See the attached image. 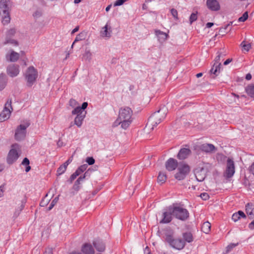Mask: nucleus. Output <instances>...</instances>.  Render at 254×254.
<instances>
[{
    "instance_id": "3c124183",
    "label": "nucleus",
    "mask_w": 254,
    "mask_h": 254,
    "mask_svg": "<svg viewBox=\"0 0 254 254\" xmlns=\"http://www.w3.org/2000/svg\"><path fill=\"white\" fill-rule=\"evenodd\" d=\"M234 22L233 21H231V22H230L229 23L227 24L224 28H220L219 29V32L223 33V30H226L228 28V27L229 26H230V25H232L233 24Z\"/></svg>"
},
{
    "instance_id": "412c9836",
    "label": "nucleus",
    "mask_w": 254,
    "mask_h": 254,
    "mask_svg": "<svg viewBox=\"0 0 254 254\" xmlns=\"http://www.w3.org/2000/svg\"><path fill=\"white\" fill-rule=\"evenodd\" d=\"M93 245L96 250L99 252H103L105 250V245L104 243L99 240L94 241Z\"/></svg>"
},
{
    "instance_id": "680f3d73",
    "label": "nucleus",
    "mask_w": 254,
    "mask_h": 254,
    "mask_svg": "<svg viewBox=\"0 0 254 254\" xmlns=\"http://www.w3.org/2000/svg\"><path fill=\"white\" fill-rule=\"evenodd\" d=\"M88 106V103L87 102H83L82 104V106L81 107H80L81 109L82 110V111H84L87 107Z\"/></svg>"
},
{
    "instance_id": "ea45409f",
    "label": "nucleus",
    "mask_w": 254,
    "mask_h": 254,
    "mask_svg": "<svg viewBox=\"0 0 254 254\" xmlns=\"http://www.w3.org/2000/svg\"><path fill=\"white\" fill-rule=\"evenodd\" d=\"M92 55V53L89 51H86L83 57L85 60L89 61L91 59Z\"/></svg>"
},
{
    "instance_id": "0eeeda50",
    "label": "nucleus",
    "mask_w": 254,
    "mask_h": 254,
    "mask_svg": "<svg viewBox=\"0 0 254 254\" xmlns=\"http://www.w3.org/2000/svg\"><path fill=\"white\" fill-rule=\"evenodd\" d=\"M29 126L30 123L26 121L17 127L14 134V137L16 140L21 141L24 139L26 135V129Z\"/></svg>"
},
{
    "instance_id": "a878e982",
    "label": "nucleus",
    "mask_w": 254,
    "mask_h": 254,
    "mask_svg": "<svg viewBox=\"0 0 254 254\" xmlns=\"http://www.w3.org/2000/svg\"><path fill=\"white\" fill-rule=\"evenodd\" d=\"M87 32L85 31H82L79 33L76 37L74 42L71 45V48H73L74 44L79 41L85 40L87 36Z\"/></svg>"
},
{
    "instance_id": "e433bc0d",
    "label": "nucleus",
    "mask_w": 254,
    "mask_h": 254,
    "mask_svg": "<svg viewBox=\"0 0 254 254\" xmlns=\"http://www.w3.org/2000/svg\"><path fill=\"white\" fill-rule=\"evenodd\" d=\"M67 167L64 164L60 166L57 170V174L58 175L63 174L66 170Z\"/></svg>"
},
{
    "instance_id": "7ed1b4c3",
    "label": "nucleus",
    "mask_w": 254,
    "mask_h": 254,
    "mask_svg": "<svg viewBox=\"0 0 254 254\" xmlns=\"http://www.w3.org/2000/svg\"><path fill=\"white\" fill-rule=\"evenodd\" d=\"M168 210L172 212L173 216L175 218L182 221H186L189 217V211L177 204L174 203L169 206Z\"/></svg>"
},
{
    "instance_id": "052dcab7",
    "label": "nucleus",
    "mask_w": 254,
    "mask_h": 254,
    "mask_svg": "<svg viewBox=\"0 0 254 254\" xmlns=\"http://www.w3.org/2000/svg\"><path fill=\"white\" fill-rule=\"evenodd\" d=\"M90 171V169H89L87 171H86L84 175L83 176H80V177H84V180L85 179V178H86V177L87 176H90V174H89V171Z\"/></svg>"
},
{
    "instance_id": "c756f323",
    "label": "nucleus",
    "mask_w": 254,
    "mask_h": 254,
    "mask_svg": "<svg viewBox=\"0 0 254 254\" xmlns=\"http://www.w3.org/2000/svg\"><path fill=\"white\" fill-rule=\"evenodd\" d=\"M83 180L84 177H79L75 182L74 184L72 187V189L76 191L79 190L80 188V185L81 184V183L83 181Z\"/></svg>"
},
{
    "instance_id": "13d9d810",
    "label": "nucleus",
    "mask_w": 254,
    "mask_h": 254,
    "mask_svg": "<svg viewBox=\"0 0 254 254\" xmlns=\"http://www.w3.org/2000/svg\"><path fill=\"white\" fill-rule=\"evenodd\" d=\"M44 254H53V249L51 248H48L45 250Z\"/></svg>"
},
{
    "instance_id": "37998d69",
    "label": "nucleus",
    "mask_w": 254,
    "mask_h": 254,
    "mask_svg": "<svg viewBox=\"0 0 254 254\" xmlns=\"http://www.w3.org/2000/svg\"><path fill=\"white\" fill-rule=\"evenodd\" d=\"M25 202L24 201H22V203H21V205H20V206L18 207V209H19L18 211H15V212L14 213V216H15L16 217H17V216L19 215V214L20 212V211H21L23 210V208H24V204H25Z\"/></svg>"
},
{
    "instance_id": "393cba45",
    "label": "nucleus",
    "mask_w": 254,
    "mask_h": 254,
    "mask_svg": "<svg viewBox=\"0 0 254 254\" xmlns=\"http://www.w3.org/2000/svg\"><path fill=\"white\" fill-rule=\"evenodd\" d=\"M85 114L86 113H84L83 115L79 114L76 116L74 119V125H76L78 127H80L85 117Z\"/></svg>"
},
{
    "instance_id": "b1692460",
    "label": "nucleus",
    "mask_w": 254,
    "mask_h": 254,
    "mask_svg": "<svg viewBox=\"0 0 254 254\" xmlns=\"http://www.w3.org/2000/svg\"><path fill=\"white\" fill-rule=\"evenodd\" d=\"M155 32L156 35L158 37V40L160 42H163L168 37V35L166 33L162 32L159 30H155Z\"/></svg>"
},
{
    "instance_id": "0e129e2a",
    "label": "nucleus",
    "mask_w": 254,
    "mask_h": 254,
    "mask_svg": "<svg viewBox=\"0 0 254 254\" xmlns=\"http://www.w3.org/2000/svg\"><path fill=\"white\" fill-rule=\"evenodd\" d=\"M76 104V102L74 99H70L69 101V105L72 106H74Z\"/></svg>"
},
{
    "instance_id": "5fc2aeb1",
    "label": "nucleus",
    "mask_w": 254,
    "mask_h": 254,
    "mask_svg": "<svg viewBox=\"0 0 254 254\" xmlns=\"http://www.w3.org/2000/svg\"><path fill=\"white\" fill-rule=\"evenodd\" d=\"M87 167H88V165L86 164H85L82 165H81L78 168L80 170L79 171H81V172L83 173L84 171H85L86 170V169L87 168Z\"/></svg>"
},
{
    "instance_id": "6e6d98bb",
    "label": "nucleus",
    "mask_w": 254,
    "mask_h": 254,
    "mask_svg": "<svg viewBox=\"0 0 254 254\" xmlns=\"http://www.w3.org/2000/svg\"><path fill=\"white\" fill-rule=\"evenodd\" d=\"M30 162L29 159L27 158H24L21 164L23 165H29Z\"/></svg>"
},
{
    "instance_id": "79ce46f5",
    "label": "nucleus",
    "mask_w": 254,
    "mask_h": 254,
    "mask_svg": "<svg viewBox=\"0 0 254 254\" xmlns=\"http://www.w3.org/2000/svg\"><path fill=\"white\" fill-rule=\"evenodd\" d=\"M248 18V12H245L242 16L239 17L238 19V21L239 22H244Z\"/></svg>"
},
{
    "instance_id": "7c9ffc66",
    "label": "nucleus",
    "mask_w": 254,
    "mask_h": 254,
    "mask_svg": "<svg viewBox=\"0 0 254 254\" xmlns=\"http://www.w3.org/2000/svg\"><path fill=\"white\" fill-rule=\"evenodd\" d=\"M183 238L185 240V242L188 243H190L193 241V238L192 234L190 232H186L183 234Z\"/></svg>"
},
{
    "instance_id": "dca6fc26",
    "label": "nucleus",
    "mask_w": 254,
    "mask_h": 254,
    "mask_svg": "<svg viewBox=\"0 0 254 254\" xmlns=\"http://www.w3.org/2000/svg\"><path fill=\"white\" fill-rule=\"evenodd\" d=\"M165 211L162 213V219L160 221V223L167 224L170 223L172 220V212L170 210Z\"/></svg>"
},
{
    "instance_id": "69168bd1",
    "label": "nucleus",
    "mask_w": 254,
    "mask_h": 254,
    "mask_svg": "<svg viewBox=\"0 0 254 254\" xmlns=\"http://www.w3.org/2000/svg\"><path fill=\"white\" fill-rule=\"evenodd\" d=\"M118 122H119L118 123L117 122V119L116 121L114 123V124L113 125V126L115 127L118 126L119 125H122V123H121L122 121L120 120Z\"/></svg>"
},
{
    "instance_id": "bf43d9fd",
    "label": "nucleus",
    "mask_w": 254,
    "mask_h": 254,
    "mask_svg": "<svg viewBox=\"0 0 254 254\" xmlns=\"http://www.w3.org/2000/svg\"><path fill=\"white\" fill-rule=\"evenodd\" d=\"M48 203V200H45V199H43L41 202H40V206H42V207H44L45 206L47 203Z\"/></svg>"
},
{
    "instance_id": "f704fd0d",
    "label": "nucleus",
    "mask_w": 254,
    "mask_h": 254,
    "mask_svg": "<svg viewBox=\"0 0 254 254\" xmlns=\"http://www.w3.org/2000/svg\"><path fill=\"white\" fill-rule=\"evenodd\" d=\"M254 207V206L253 205V204L252 203H247V204L246 205V211L247 214L248 215H251V214L253 213L252 212V211H254L253 210V207Z\"/></svg>"
},
{
    "instance_id": "a18cd8bd",
    "label": "nucleus",
    "mask_w": 254,
    "mask_h": 254,
    "mask_svg": "<svg viewBox=\"0 0 254 254\" xmlns=\"http://www.w3.org/2000/svg\"><path fill=\"white\" fill-rule=\"evenodd\" d=\"M86 162L89 165H92L95 163V159L92 157H88L86 159Z\"/></svg>"
},
{
    "instance_id": "4d7b16f0",
    "label": "nucleus",
    "mask_w": 254,
    "mask_h": 254,
    "mask_svg": "<svg viewBox=\"0 0 254 254\" xmlns=\"http://www.w3.org/2000/svg\"><path fill=\"white\" fill-rule=\"evenodd\" d=\"M15 33V30L14 29H11L8 32L7 34V36H10L14 35Z\"/></svg>"
},
{
    "instance_id": "864d4df0",
    "label": "nucleus",
    "mask_w": 254,
    "mask_h": 254,
    "mask_svg": "<svg viewBox=\"0 0 254 254\" xmlns=\"http://www.w3.org/2000/svg\"><path fill=\"white\" fill-rule=\"evenodd\" d=\"M127 0H117L114 3L115 6H120L122 5Z\"/></svg>"
},
{
    "instance_id": "603ef678",
    "label": "nucleus",
    "mask_w": 254,
    "mask_h": 254,
    "mask_svg": "<svg viewBox=\"0 0 254 254\" xmlns=\"http://www.w3.org/2000/svg\"><path fill=\"white\" fill-rule=\"evenodd\" d=\"M77 176H77V174H76V173H75V172H74V173H73V174L71 175V176H70V178H69V180H68V181L69 182V183H70V184H71V183H72L74 179H76V178Z\"/></svg>"
},
{
    "instance_id": "5701e85b",
    "label": "nucleus",
    "mask_w": 254,
    "mask_h": 254,
    "mask_svg": "<svg viewBox=\"0 0 254 254\" xmlns=\"http://www.w3.org/2000/svg\"><path fill=\"white\" fill-rule=\"evenodd\" d=\"M175 239L173 238V232L167 231L165 234V240L171 246Z\"/></svg>"
},
{
    "instance_id": "72a5a7b5",
    "label": "nucleus",
    "mask_w": 254,
    "mask_h": 254,
    "mask_svg": "<svg viewBox=\"0 0 254 254\" xmlns=\"http://www.w3.org/2000/svg\"><path fill=\"white\" fill-rule=\"evenodd\" d=\"M108 25L106 24L101 31V35L103 37L109 38L111 37V31H108Z\"/></svg>"
},
{
    "instance_id": "9d476101",
    "label": "nucleus",
    "mask_w": 254,
    "mask_h": 254,
    "mask_svg": "<svg viewBox=\"0 0 254 254\" xmlns=\"http://www.w3.org/2000/svg\"><path fill=\"white\" fill-rule=\"evenodd\" d=\"M235 172L234 162L232 159L228 158L227 161L226 170L224 175L227 178H230L234 175Z\"/></svg>"
},
{
    "instance_id": "f03ea898",
    "label": "nucleus",
    "mask_w": 254,
    "mask_h": 254,
    "mask_svg": "<svg viewBox=\"0 0 254 254\" xmlns=\"http://www.w3.org/2000/svg\"><path fill=\"white\" fill-rule=\"evenodd\" d=\"M166 116V110L164 108L154 113L148 119L146 127L153 129L155 127L160 124L165 119Z\"/></svg>"
},
{
    "instance_id": "1a4fd4ad",
    "label": "nucleus",
    "mask_w": 254,
    "mask_h": 254,
    "mask_svg": "<svg viewBox=\"0 0 254 254\" xmlns=\"http://www.w3.org/2000/svg\"><path fill=\"white\" fill-rule=\"evenodd\" d=\"M12 110L11 100H8L4 105L3 110L0 114V122H2L8 119Z\"/></svg>"
},
{
    "instance_id": "c85d7f7f",
    "label": "nucleus",
    "mask_w": 254,
    "mask_h": 254,
    "mask_svg": "<svg viewBox=\"0 0 254 254\" xmlns=\"http://www.w3.org/2000/svg\"><path fill=\"white\" fill-rule=\"evenodd\" d=\"M210 229L211 224L208 221L204 222L201 226V231L205 234H208L210 232Z\"/></svg>"
},
{
    "instance_id": "ddd939ff",
    "label": "nucleus",
    "mask_w": 254,
    "mask_h": 254,
    "mask_svg": "<svg viewBox=\"0 0 254 254\" xmlns=\"http://www.w3.org/2000/svg\"><path fill=\"white\" fill-rule=\"evenodd\" d=\"M7 73L11 77L16 76L19 73V65L11 64L7 67Z\"/></svg>"
},
{
    "instance_id": "f8f14e48",
    "label": "nucleus",
    "mask_w": 254,
    "mask_h": 254,
    "mask_svg": "<svg viewBox=\"0 0 254 254\" xmlns=\"http://www.w3.org/2000/svg\"><path fill=\"white\" fill-rule=\"evenodd\" d=\"M207 170L204 167H198L194 171V174L196 180L198 182L203 181L206 174Z\"/></svg>"
},
{
    "instance_id": "338daca9",
    "label": "nucleus",
    "mask_w": 254,
    "mask_h": 254,
    "mask_svg": "<svg viewBox=\"0 0 254 254\" xmlns=\"http://www.w3.org/2000/svg\"><path fill=\"white\" fill-rule=\"evenodd\" d=\"M118 122H119L118 123L117 122V119L116 121L114 123V124L113 125V126L115 127L118 126L119 125H122V123H121L122 121L120 120Z\"/></svg>"
},
{
    "instance_id": "774afa93",
    "label": "nucleus",
    "mask_w": 254,
    "mask_h": 254,
    "mask_svg": "<svg viewBox=\"0 0 254 254\" xmlns=\"http://www.w3.org/2000/svg\"><path fill=\"white\" fill-rule=\"evenodd\" d=\"M249 227L251 229L254 228V220L249 224Z\"/></svg>"
},
{
    "instance_id": "58836bf2",
    "label": "nucleus",
    "mask_w": 254,
    "mask_h": 254,
    "mask_svg": "<svg viewBox=\"0 0 254 254\" xmlns=\"http://www.w3.org/2000/svg\"><path fill=\"white\" fill-rule=\"evenodd\" d=\"M59 195H58V196L56 197L52 200V201L49 207H48V210H51L53 208V207L56 204V203L58 202V201L59 200Z\"/></svg>"
},
{
    "instance_id": "6e6552de",
    "label": "nucleus",
    "mask_w": 254,
    "mask_h": 254,
    "mask_svg": "<svg viewBox=\"0 0 254 254\" xmlns=\"http://www.w3.org/2000/svg\"><path fill=\"white\" fill-rule=\"evenodd\" d=\"M178 172L175 174V177L178 180H182L186 178L187 174L190 172V167L188 164H180L178 166Z\"/></svg>"
},
{
    "instance_id": "c9c22d12",
    "label": "nucleus",
    "mask_w": 254,
    "mask_h": 254,
    "mask_svg": "<svg viewBox=\"0 0 254 254\" xmlns=\"http://www.w3.org/2000/svg\"><path fill=\"white\" fill-rule=\"evenodd\" d=\"M84 113H86V112H84V111H82L80 107H76L72 111V115H83Z\"/></svg>"
},
{
    "instance_id": "f3484780",
    "label": "nucleus",
    "mask_w": 254,
    "mask_h": 254,
    "mask_svg": "<svg viewBox=\"0 0 254 254\" xmlns=\"http://www.w3.org/2000/svg\"><path fill=\"white\" fill-rule=\"evenodd\" d=\"M199 148L202 151L208 153H213L216 150L215 147L213 144L210 143L201 144L199 146Z\"/></svg>"
},
{
    "instance_id": "473e14b6",
    "label": "nucleus",
    "mask_w": 254,
    "mask_h": 254,
    "mask_svg": "<svg viewBox=\"0 0 254 254\" xmlns=\"http://www.w3.org/2000/svg\"><path fill=\"white\" fill-rule=\"evenodd\" d=\"M247 93L251 97L254 98V84H251L246 88Z\"/></svg>"
},
{
    "instance_id": "6ab92c4d",
    "label": "nucleus",
    "mask_w": 254,
    "mask_h": 254,
    "mask_svg": "<svg viewBox=\"0 0 254 254\" xmlns=\"http://www.w3.org/2000/svg\"><path fill=\"white\" fill-rule=\"evenodd\" d=\"M186 245L185 242L181 239H174L171 246L176 249L180 250L183 249Z\"/></svg>"
},
{
    "instance_id": "8fccbe9b",
    "label": "nucleus",
    "mask_w": 254,
    "mask_h": 254,
    "mask_svg": "<svg viewBox=\"0 0 254 254\" xmlns=\"http://www.w3.org/2000/svg\"><path fill=\"white\" fill-rule=\"evenodd\" d=\"M171 12L173 16L176 18L178 19V11L176 9L174 8H172L171 9Z\"/></svg>"
},
{
    "instance_id": "cd10ccee",
    "label": "nucleus",
    "mask_w": 254,
    "mask_h": 254,
    "mask_svg": "<svg viewBox=\"0 0 254 254\" xmlns=\"http://www.w3.org/2000/svg\"><path fill=\"white\" fill-rule=\"evenodd\" d=\"M6 84V76L4 73L0 74V91L3 90Z\"/></svg>"
},
{
    "instance_id": "4468645a",
    "label": "nucleus",
    "mask_w": 254,
    "mask_h": 254,
    "mask_svg": "<svg viewBox=\"0 0 254 254\" xmlns=\"http://www.w3.org/2000/svg\"><path fill=\"white\" fill-rule=\"evenodd\" d=\"M165 167L169 171H174L178 167V161L176 159L171 158L166 162Z\"/></svg>"
},
{
    "instance_id": "49530a36",
    "label": "nucleus",
    "mask_w": 254,
    "mask_h": 254,
    "mask_svg": "<svg viewBox=\"0 0 254 254\" xmlns=\"http://www.w3.org/2000/svg\"><path fill=\"white\" fill-rule=\"evenodd\" d=\"M42 15V12L41 10H37L33 14V16L35 18H38L41 17Z\"/></svg>"
},
{
    "instance_id": "2eb2a0df",
    "label": "nucleus",
    "mask_w": 254,
    "mask_h": 254,
    "mask_svg": "<svg viewBox=\"0 0 254 254\" xmlns=\"http://www.w3.org/2000/svg\"><path fill=\"white\" fill-rule=\"evenodd\" d=\"M206 5L208 9L212 11H218L220 9V5L216 0H207Z\"/></svg>"
},
{
    "instance_id": "a211bd4d",
    "label": "nucleus",
    "mask_w": 254,
    "mask_h": 254,
    "mask_svg": "<svg viewBox=\"0 0 254 254\" xmlns=\"http://www.w3.org/2000/svg\"><path fill=\"white\" fill-rule=\"evenodd\" d=\"M191 151L189 148H182L180 150L177 157L180 160L185 159L191 154Z\"/></svg>"
},
{
    "instance_id": "bb28decb",
    "label": "nucleus",
    "mask_w": 254,
    "mask_h": 254,
    "mask_svg": "<svg viewBox=\"0 0 254 254\" xmlns=\"http://www.w3.org/2000/svg\"><path fill=\"white\" fill-rule=\"evenodd\" d=\"M241 217L246 218V216L243 211H239L238 212L233 214L232 219L234 221L236 222L240 219Z\"/></svg>"
},
{
    "instance_id": "c03bdc74",
    "label": "nucleus",
    "mask_w": 254,
    "mask_h": 254,
    "mask_svg": "<svg viewBox=\"0 0 254 254\" xmlns=\"http://www.w3.org/2000/svg\"><path fill=\"white\" fill-rule=\"evenodd\" d=\"M12 44V45H14L15 46H17L18 45V42L14 39H8V38H7L5 42H4V44Z\"/></svg>"
},
{
    "instance_id": "4be33fe9",
    "label": "nucleus",
    "mask_w": 254,
    "mask_h": 254,
    "mask_svg": "<svg viewBox=\"0 0 254 254\" xmlns=\"http://www.w3.org/2000/svg\"><path fill=\"white\" fill-rule=\"evenodd\" d=\"M81 251L84 254H94L95 252L91 245L87 243L82 246Z\"/></svg>"
},
{
    "instance_id": "a19ab883",
    "label": "nucleus",
    "mask_w": 254,
    "mask_h": 254,
    "mask_svg": "<svg viewBox=\"0 0 254 254\" xmlns=\"http://www.w3.org/2000/svg\"><path fill=\"white\" fill-rule=\"evenodd\" d=\"M197 12L196 13H192L190 17V23L191 24L192 22L196 21L197 19Z\"/></svg>"
},
{
    "instance_id": "39448f33",
    "label": "nucleus",
    "mask_w": 254,
    "mask_h": 254,
    "mask_svg": "<svg viewBox=\"0 0 254 254\" xmlns=\"http://www.w3.org/2000/svg\"><path fill=\"white\" fill-rule=\"evenodd\" d=\"M38 75L37 70L33 66H29L24 74L26 85L29 87H32L35 82Z\"/></svg>"
},
{
    "instance_id": "20e7f679",
    "label": "nucleus",
    "mask_w": 254,
    "mask_h": 254,
    "mask_svg": "<svg viewBox=\"0 0 254 254\" xmlns=\"http://www.w3.org/2000/svg\"><path fill=\"white\" fill-rule=\"evenodd\" d=\"M9 0H0V15L3 24H7L10 22V7L8 4Z\"/></svg>"
},
{
    "instance_id": "4c0bfd02",
    "label": "nucleus",
    "mask_w": 254,
    "mask_h": 254,
    "mask_svg": "<svg viewBox=\"0 0 254 254\" xmlns=\"http://www.w3.org/2000/svg\"><path fill=\"white\" fill-rule=\"evenodd\" d=\"M241 46L242 47L243 49L246 52H248L251 48V45L250 43L246 44L245 41H243L241 44Z\"/></svg>"
},
{
    "instance_id": "2f4dec72",
    "label": "nucleus",
    "mask_w": 254,
    "mask_h": 254,
    "mask_svg": "<svg viewBox=\"0 0 254 254\" xmlns=\"http://www.w3.org/2000/svg\"><path fill=\"white\" fill-rule=\"evenodd\" d=\"M167 180V176L166 174L163 172H160L159 173L158 178H157V182L158 183H160V184H162L164 183Z\"/></svg>"
},
{
    "instance_id": "9b49d317",
    "label": "nucleus",
    "mask_w": 254,
    "mask_h": 254,
    "mask_svg": "<svg viewBox=\"0 0 254 254\" xmlns=\"http://www.w3.org/2000/svg\"><path fill=\"white\" fill-rule=\"evenodd\" d=\"M221 57V54L219 53L217 56L215 58L214 60V64H213L211 69L210 70L211 73L213 74L215 76L218 75L220 72L221 64L220 62Z\"/></svg>"
},
{
    "instance_id": "09e8293b",
    "label": "nucleus",
    "mask_w": 254,
    "mask_h": 254,
    "mask_svg": "<svg viewBox=\"0 0 254 254\" xmlns=\"http://www.w3.org/2000/svg\"><path fill=\"white\" fill-rule=\"evenodd\" d=\"M200 196L201 198L204 200H206L209 199V196L207 193L203 192L200 194Z\"/></svg>"
},
{
    "instance_id": "aec40b11",
    "label": "nucleus",
    "mask_w": 254,
    "mask_h": 254,
    "mask_svg": "<svg viewBox=\"0 0 254 254\" xmlns=\"http://www.w3.org/2000/svg\"><path fill=\"white\" fill-rule=\"evenodd\" d=\"M5 58L8 62H15L19 59V54L13 51H11L10 53L6 54Z\"/></svg>"
},
{
    "instance_id": "de8ad7c7",
    "label": "nucleus",
    "mask_w": 254,
    "mask_h": 254,
    "mask_svg": "<svg viewBox=\"0 0 254 254\" xmlns=\"http://www.w3.org/2000/svg\"><path fill=\"white\" fill-rule=\"evenodd\" d=\"M238 245L237 244H231L229 245L227 248H226V253H229L230 251H231L232 249H233L234 247H235L236 246Z\"/></svg>"
},
{
    "instance_id": "423d86ee",
    "label": "nucleus",
    "mask_w": 254,
    "mask_h": 254,
    "mask_svg": "<svg viewBox=\"0 0 254 254\" xmlns=\"http://www.w3.org/2000/svg\"><path fill=\"white\" fill-rule=\"evenodd\" d=\"M11 147L6 158V162L9 165L14 163L20 156L18 151H20V147L18 144L14 143L11 145Z\"/></svg>"
},
{
    "instance_id": "f257e3e1",
    "label": "nucleus",
    "mask_w": 254,
    "mask_h": 254,
    "mask_svg": "<svg viewBox=\"0 0 254 254\" xmlns=\"http://www.w3.org/2000/svg\"><path fill=\"white\" fill-rule=\"evenodd\" d=\"M132 114L131 109L127 107L122 108L119 111V117L117 119V122L122 121V128L127 129L131 123V117Z\"/></svg>"
},
{
    "instance_id": "e2e57ef3",
    "label": "nucleus",
    "mask_w": 254,
    "mask_h": 254,
    "mask_svg": "<svg viewBox=\"0 0 254 254\" xmlns=\"http://www.w3.org/2000/svg\"><path fill=\"white\" fill-rule=\"evenodd\" d=\"M250 172L254 175V162L252 164L249 169Z\"/></svg>"
}]
</instances>
